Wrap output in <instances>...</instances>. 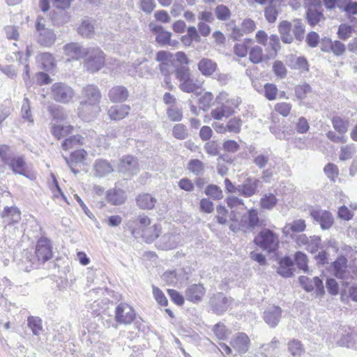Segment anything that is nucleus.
I'll return each instance as SVG.
<instances>
[{"label":"nucleus","mask_w":357,"mask_h":357,"mask_svg":"<svg viewBox=\"0 0 357 357\" xmlns=\"http://www.w3.org/2000/svg\"><path fill=\"white\" fill-rule=\"evenodd\" d=\"M82 96L83 100L79 108V114L84 120L90 121L91 117H93L100 110L101 92L97 86L88 84L83 87Z\"/></svg>","instance_id":"f257e3e1"},{"label":"nucleus","mask_w":357,"mask_h":357,"mask_svg":"<svg viewBox=\"0 0 357 357\" xmlns=\"http://www.w3.org/2000/svg\"><path fill=\"white\" fill-rule=\"evenodd\" d=\"M278 28L280 39L285 44H291L294 40L301 43L304 40L305 27L301 19L296 18L291 22L282 20Z\"/></svg>","instance_id":"f03ea898"},{"label":"nucleus","mask_w":357,"mask_h":357,"mask_svg":"<svg viewBox=\"0 0 357 357\" xmlns=\"http://www.w3.org/2000/svg\"><path fill=\"white\" fill-rule=\"evenodd\" d=\"M52 257V245L50 241L45 237L39 238L37 241L35 250V256L31 252L24 250L22 253V262L29 263L30 268L38 263L43 264L50 260Z\"/></svg>","instance_id":"7ed1b4c3"},{"label":"nucleus","mask_w":357,"mask_h":357,"mask_svg":"<svg viewBox=\"0 0 357 357\" xmlns=\"http://www.w3.org/2000/svg\"><path fill=\"white\" fill-rule=\"evenodd\" d=\"M254 243L268 252H275L279 245V236L269 229L260 231L254 239Z\"/></svg>","instance_id":"20e7f679"},{"label":"nucleus","mask_w":357,"mask_h":357,"mask_svg":"<svg viewBox=\"0 0 357 357\" xmlns=\"http://www.w3.org/2000/svg\"><path fill=\"white\" fill-rule=\"evenodd\" d=\"M240 103V98H231L228 101L220 104L215 109H212L211 116L216 120H221L224 117H229L234 113L235 109L238 107Z\"/></svg>","instance_id":"39448f33"},{"label":"nucleus","mask_w":357,"mask_h":357,"mask_svg":"<svg viewBox=\"0 0 357 357\" xmlns=\"http://www.w3.org/2000/svg\"><path fill=\"white\" fill-rule=\"evenodd\" d=\"M52 98L58 102L68 103L74 96L71 87L62 82H56L51 87Z\"/></svg>","instance_id":"423d86ee"},{"label":"nucleus","mask_w":357,"mask_h":357,"mask_svg":"<svg viewBox=\"0 0 357 357\" xmlns=\"http://www.w3.org/2000/svg\"><path fill=\"white\" fill-rule=\"evenodd\" d=\"M264 221L259 218L257 209H248L247 213L243 214L238 223V229H253L257 227H261Z\"/></svg>","instance_id":"0eeeda50"},{"label":"nucleus","mask_w":357,"mask_h":357,"mask_svg":"<svg viewBox=\"0 0 357 357\" xmlns=\"http://www.w3.org/2000/svg\"><path fill=\"white\" fill-rule=\"evenodd\" d=\"M88 54L84 64L85 68L91 73L98 71L105 63L103 52L99 48H95L88 52Z\"/></svg>","instance_id":"6e6552de"},{"label":"nucleus","mask_w":357,"mask_h":357,"mask_svg":"<svg viewBox=\"0 0 357 357\" xmlns=\"http://www.w3.org/2000/svg\"><path fill=\"white\" fill-rule=\"evenodd\" d=\"M231 303L230 298H228L223 293L218 292L211 297L209 306L213 313L220 315L227 310Z\"/></svg>","instance_id":"1a4fd4ad"},{"label":"nucleus","mask_w":357,"mask_h":357,"mask_svg":"<svg viewBox=\"0 0 357 357\" xmlns=\"http://www.w3.org/2000/svg\"><path fill=\"white\" fill-rule=\"evenodd\" d=\"M135 318L134 309L129 305L121 303L115 310V320L121 324H130Z\"/></svg>","instance_id":"9d476101"},{"label":"nucleus","mask_w":357,"mask_h":357,"mask_svg":"<svg viewBox=\"0 0 357 357\" xmlns=\"http://www.w3.org/2000/svg\"><path fill=\"white\" fill-rule=\"evenodd\" d=\"M155 60L160 63L159 70L165 75H169L174 70L173 54L169 52L160 50L157 52Z\"/></svg>","instance_id":"9b49d317"},{"label":"nucleus","mask_w":357,"mask_h":357,"mask_svg":"<svg viewBox=\"0 0 357 357\" xmlns=\"http://www.w3.org/2000/svg\"><path fill=\"white\" fill-rule=\"evenodd\" d=\"M230 344L239 354H244L249 350L251 342L247 334L239 332L232 336Z\"/></svg>","instance_id":"f8f14e48"},{"label":"nucleus","mask_w":357,"mask_h":357,"mask_svg":"<svg viewBox=\"0 0 357 357\" xmlns=\"http://www.w3.org/2000/svg\"><path fill=\"white\" fill-rule=\"evenodd\" d=\"M5 165H8L14 174L22 175L29 179L35 178L33 174L31 175L27 172L26 163L22 156L12 155Z\"/></svg>","instance_id":"ddd939ff"},{"label":"nucleus","mask_w":357,"mask_h":357,"mask_svg":"<svg viewBox=\"0 0 357 357\" xmlns=\"http://www.w3.org/2000/svg\"><path fill=\"white\" fill-rule=\"evenodd\" d=\"M353 340L351 328L347 326H340L333 335V341L341 347H349Z\"/></svg>","instance_id":"4468645a"},{"label":"nucleus","mask_w":357,"mask_h":357,"mask_svg":"<svg viewBox=\"0 0 357 357\" xmlns=\"http://www.w3.org/2000/svg\"><path fill=\"white\" fill-rule=\"evenodd\" d=\"M87 152L84 149H79L71 153L70 158L63 156L66 164L70 167L72 172L77 174L79 170L76 168L78 165H84L87 158Z\"/></svg>","instance_id":"2eb2a0df"},{"label":"nucleus","mask_w":357,"mask_h":357,"mask_svg":"<svg viewBox=\"0 0 357 357\" xmlns=\"http://www.w3.org/2000/svg\"><path fill=\"white\" fill-rule=\"evenodd\" d=\"M162 279L169 285H175L188 280V275L184 268L169 270L162 274Z\"/></svg>","instance_id":"dca6fc26"},{"label":"nucleus","mask_w":357,"mask_h":357,"mask_svg":"<svg viewBox=\"0 0 357 357\" xmlns=\"http://www.w3.org/2000/svg\"><path fill=\"white\" fill-rule=\"evenodd\" d=\"M299 282L306 291L310 292L315 289L317 295L322 296L324 294L323 282L319 277L310 279L306 276H301Z\"/></svg>","instance_id":"f3484780"},{"label":"nucleus","mask_w":357,"mask_h":357,"mask_svg":"<svg viewBox=\"0 0 357 357\" xmlns=\"http://www.w3.org/2000/svg\"><path fill=\"white\" fill-rule=\"evenodd\" d=\"M36 29L39 32L38 43L44 46L50 47L56 40V34L52 29L45 28L39 20L36 23Z\"/></svg>","instance_id":"a211bd4d"},{"label":"nucleus","mask_w":357,"mask_h":357,"mask_svg":"<svg viewBox=\"0 0 357 357\" xmlns=\"http://www.w3.org/2000/svg\"><path fill=\"white\" fill-rule=\"evenodd\" d=\"M310 215L314 221L320 225L322 229H329L333 223V215L327 211L312 209L310 211Z\"/></svg>","instance_id":"6ab92c4d"},{"label":"nucleus","mask_w":357,"mask_h":357,"mask_svg":"<svg viewBox=\"0 0 357 357\" xmlns=\"http://www.w3.org/2000/svg\"><path fill=\"white\" fill-rule=\"evenodd\" d=\"M259 180L254 177H248L237 188L238 192L245 197H250L257 192Z\"/></svg>","instance_id":"aec40b11"},{"label":"nucleus","mask_w":357,"mask_h":357,"mask_svg":"<svg viewBox=\"0 0 357 357\" xmlns=\"http://www.w3.org/2000/svg\"><path fill=\"white\" fill-rule=\"evenodd\" d=\"M180 243V236L175 231L167 232L162 235L158 242L161 250H168L176 248Z\"/></svg>","instance_id":"412c9836"},{"label":"nucleus","mask_w":357,"mask_h":357,"mask_svg":"<svg viewBox=\"0 0 357 357\" xmlns=\"http://www.w3.org/2000/svg\"><path fill=\"white\" fill-rule=\"evenodd\" d=\"M282 310L278 306L268 307L264 312L265 322L271 328H275L281 318Z\"/></svg>","instance_id":"4be33fe9"},{"label":"nucleus","mask_w":357,"mask_h":357,"mask_svg":"<svg viewBox=\"0 0 357 357\" xmlns=\"http://www.w3.org/2000/svg\"><path fill=\"white\" fill-rule=\"evenodd\" d=\"M120 171L128 172L130 175L137 174L139 171L137 160L132 155H126L121 158L119 165Z\"/></svg>","instance_id":"5701e85b"},{"label":"nucleus","mask_w":357,"mask_h":357,"mask_svg":"<svg viewBox=\"0 0 357 357\" xmlns=\"http://www.w3.org/2000/svg\"><path fill=\"white\" fill-rule=\"evenodd\" d=\"M63 49L66 55L75 60L83 58L88 54L86 49L77 43H68L64 46Z\"/></svg>","instance_id":"b1692460"},{"label":"nucleus","mask_w":357,"mask_h":357,"mask_svg":"<svg viewBox=\"0 0 357 357\" xmlns=\"http://www.w3.org/2000/svg\"><path fill=\"white\" fill-rule=\"evenodd\" d=\"M197 68L201 74L205 77H211L218 70L217 63L208 58H202L197 63Z\"/></svg>","instance_id":"393cba45"},{"label":"nucleus","mask_w":357,"mask_h":357,"mask_svg":"<svg viewBox=\"0 0 357 357\" xmlns=\"http://www.w3.org/2000/svg\"><path fill=\"white\" fill-rule=\"evenodd\" d=\"M332 268L334 275L340 279H345L349 275L347 271V259L341 256L332 264Z\"/></svg>","instance_id":"a878e982"},{"label":"nucleus","mask_w":357,"mask_h":357,"mask_svg":"<svg viewBox=\"0 0 357 357\" xmlns=\"http://www.w3.org/2000/svg\"><path fill=\"white\" fill-rule=\"evenodd\" d=\"M205 289L201 284H195L190 286L185 291V298L188 301L198 303L202 301L205 294Z\"/></svg>","instance_id":"bb28decb"},{"label":"nucleus","mask_w":357,"mask_h":357,"mask_svg":"<svg viewBox=\"0 0 357 357\" xmlns=\"http://www.w3.org/2000/svg\"><path fill=\"white\" fill-rule=\"evenodd\" d=\"M202 84V82L191 75L181 82L178 85V88L183 92L191 93H195L197 90L200 89Z\"/></svg>","instance_id":"cd10ccee"},{"label":"nucleus","mask_w":357,"mask_h":357,"mask_svg":"<svg viewBox=\"0 0 357 357\" xmlns=\"http://www.w3.org/2000/svg\"><path fill=\"white\" fill-rule=\"evenodd\" d=\"M305 15L307 23L312 27L325 20L323 10L321 8L307 7Z\"/></svg>","instance_id":"c85d7f7f"},{"label":"nucleus","mask_w":357,"mask_h":357,"mask_svg":"<svg viewBox=\"0 0 357 357\" xmlns=\"http://www.w3.org/2000/svg\"><path fill=\"white\" fill-rule=\"evenodd\" d=\"M86 139L81 135H74L66 138L61 143V148L64 151L77 148L86 144Z\"/></svg>","instance_id":"c756f323"},{"label":"nucleus","mask_w":357,"mask_h":357,"mask_svg":"<svg viewBox=\"0 0 357 357\" xmlns=\"http://www.w3.org/2000/svg\"><path fill=\"white\" fill-rule=\"evenodd\" d=\"M294 261L289 256L282 258L279 262L278 273L284 278H289L293 275Z\"/></svg>","instance_id":"7c9ffc66"},{"label":"nucleus","mask_w":357,"mask_h":357,"mask_svg":"<svg viewBox=\"0 0 357 357\" xmlns=\"http://www.w3.org/2000/svg\"><path fill=\"white\" fill-rule=\"evenodd\" d=\"M130 107L128 105H120L111 107L107 114L112 120L118 121L123 119L129 114Z\"/></svg>","instance_id":"2f4dec72"},{"label":"nucleus","mask_w":357,"mask_h":357,"mask_svg":"<svg viewBox=\"0 0 357 357\" xmlns=\"http://www.w3.org/2000/svg\"><path fill=\"white\" fill-rule=\"evenodd\" d=\"M128 91L123 86L112 87L108 93L109 100L113 102H124L128 97Z\"/></svg>","instance_id":"473e14b6"},{"label":"nucleus","mask_w":357,"mask_h":357,"mask_svg":"<svg viewBox=\"0 0 357 357\" xmlns=\"http://www.w3.org/2000/svg\"><path fill=\"white\" fill-rule=\"evenodd\" d=\"M250 153L253 158V163L260 169H265L270 162V155L267 153H257L255 148L251 146L249 149Z\"/></svg>","instance_id":"72a5a7b5"},{"label":"nucleus","mask_w":357,"mask_h":357,"mask_svg":"<svg viewBox=\"0 0 357 357\" xmlns=\"http://www.w3.org/2000/svg\"><path fill=\"white\" fill-rule=\"evenodd\" d=\"M77 32L84 38H91L95 34L94 21L90 18L84 19L77 28Z\"/></svg>","instance_id":"f704fd0d"},{"label":"nucleus","mask_w":357,"mask_h":357,"mask_svg":"<svg viewBox=\"0 0 357 357\" xmlns=\"http://www.w3.org/2000/svg\"><path fill=\"white\" fill-rule=\"evenodd\" d=\"M94 174L97 177H104L113 172L112 166L106 160H96L93 165Z\"/></svg>","instance_id":"c9c22d12"},{"label":"nucleus","mask_w":357,"mask_h":357,"mask_svg":"<svg viewBox=\"0 0 357 357\" xmlns=\"http://www.w3.org/2000/svg\"><path fill=\"white\" fill-rule=\"evenodd\" d=\"M136 202L140 208L150 210L153 208L157 199L150 194L144 193L137 197Z\"/></svg>","instance_id":"e433bc0d"},{"label":"nucleus","mask_w":357,"mask_h":357,"mask_svg":"<svg viewBox=\"0 0 357 357\" xmlns=\"http://www.w3.org/2000/svg\"><path fill=\"white\" fill-rule=\"evenodd\" d=\"M107 199L113 205H120L125 202L126 197L123 190L112 189L107 192Z\"/></svg>","instance_id":"4c0bfd02"},{"label":"nucleus","mask_w":357,"mask_h":357,"mask_svg":"<svg viewBox=\"0 0 357 357\" xmlns=\"http://www.w3.org/2000/svg\"><path fill=\"white\" fill-rule=\"evenodd\" d=\"M142 237L146 243H152L156 239L161 232V227L159 225H153V226L143 228Z\"/></svg>","instance_id":"58836bf2"},{"label":"nucleus","mask_w":357,"mask_h":357,"mask_svg":"<svg viewBox=\"0 0 357 357\" xmlns=\"http://www.w3.org/2000/svg\"><path fill=\"white\" fill-rule=\"evenodd\" d=\"M73 126H61L53 124L51 127V133L57 139H60L62 137L72 133L73 130Z\"/></svg>","instance_id":"ea45409f"},{"label":"nucleus","mask_w":357,"mask_h":357,"mask_svg":"<svg viewBox=\"0 0 357 357\" xmlns=\"http://www.w3.org/2000/svg\"><path fill=\"white\" fill-rule=\"evenodd\" d=\"M42 319L38 317L29 316L27 319L28 327L34 335H40L43 332Z\"/></svg>","instance_id":"a19ab883"},{"label":"nucleus","mask_w":357,"mask_h":357,"mask_svg":"<svg viewBox=\"0 0 357 357\" xmlns=\"http://www.w3.org/2000/svg\"><path fill=\"white\" fill-rule=\"evenodd\" d=\"M278 199L272 193L265 194L259 202L260 207L262 209L272 210L278 204Z\"/></svg>","instance_id":"79ce46f5"},{"label":"nucleus","mask_w":357,"mask_h":357,"mask_svg":"<svg viewBox=\"0 0 357 357\" xmlns=\"http://www.w3.org/2000/svg\"><path fill=\"white\" fill-rule=\"evenodd\" d=\"M263 49L259 45H254L251 47L249 52L250 61L255 63L258 64L264 60Z\"/></svg>","instance_id":"37998d69"},{"label":"nucleus","mask_w":357,"mask_h":357,"mask_svg":"<svg viewBox=\"0 0 357 357\" xmlns=\"http://www.w3.org/2000/svg\"><path fill=\"white\" fill-rule=\"evenodd\" d=\"M205 165L203 162L198 159H192L188 162V169L196 176L203 174Z\"/></svg>","instance_id":"c03bdc74"},{"label":"nucleus","mask_w":357,"mask_h":357,"mask_svg":"<svg viewBox=\"0 0 357 357\" xmlns=\"http://www.w3.org/2000/svg\"><path fill=\"white\" fill-rule=\"evenodd\" d=\"M47 110L55 120L61 121L67 118V114L63 108L59 105H50L48 106Z\"/></svg>","instance_id":"a18cd8bd"},{"label":"nucleus","mask_w":357,"mask_h":357,"mask_svg":"<svg viewBox=\"0 0 357 357\" xmlns=\"http://www.w3.org/2000/svg\"><path fill=\"white\" fill-rule=\"evenodd\" d=\"M294 261L299 269L303 271L305 273L307 272L308 259L305 253L301 251L296 252L294 255Z\"/></svg>","instance_id":"49530a36"},{"label":"nucleus","mask_w":357,"mask_h":357,"mask_svg":"<svg viewBox=\"0 0 357 357\" xmlns=\"http://www.w3.org/2000/svg\"><path fill=\"white\" fill-rule=\"evenodd\" d=\"M288 350L293 357H300L304 352L301 342L294 339L288 343Z\"/></svg>","instance_id":"de8ad7c7"},{"label":"nucleus","mask_w":357,"mask_h":357,"mask_svg":"<svg viewBox=\"0 0 357 357\" xmlns=\"http://www.w3.org/2000/svg\"><path fill=\"white\" fill-rule=\"evenodd\" d=\"M39 59L45 70L50 71L54 68V59L51 54L47 52L42 53L40 54Z\"/></svg>","instance_id":"09e8293b"},{"label":"nucleus","mask_w":357,"mask_h":357,"mask_svg":"<svg viewBox=\"0 0 357 357\" xmlns=\"http://www.w3.org/2000/svg\"><path fill=\"white\" fill-rule=\"evenodd\" d=\"M205 194L215 200L221 199L223 197V194L221 188L214 184L208 185L205 189Z\"/></svg>","instance_id":"8fccbe9b"},{"label":"nucleus","mask_w":357,"mask_h":357,"mask_svg":"<svg viewBox=\"0 0 357 357\" xmlns=\"http://www.w3.org/2000/svg\"><path fill=\"white\" fill-rule=\"evenodd\" d=\"M172 135L177 139L183 140L188 137L187 127L182 124H176L172 128Z\"/></svg>","instance_id":"3c124183"},{"label":"nucleus","mask_w":357,"mask_h":357,"mask_svg":"<svg viewBox=\"0 0 357 357\" xmlns=\"http://www.w3.org/2000/svg\"><path fill=\"white\" fill-rule=\"evenodd\" d=\"M215 15L218 20L227 21L231 17V11L229 8L223 4H220L215 8Z\"/></svg>","instance_id":"603ef678"},{"label":"nucleus","mask_w":357,"mask_h":357,"mask_svg":"<svg viewBox=\"0 0 357 357\" xmlns=\"http://www.w3.org/2000/svg\"><path fill=\"white\" fill-rule=\"evenodd\" d=\"M214 97L212 93L206 92L199 99V106L204 111H207L211 106Z\"/></svg>","instance_id":"864d4df0"},{"label":"nucleus","mask_w":357,"mask_h":357,"mask_svg":"<svg viewBox=\"0 0 357 357\" xmlns=\"http://www.w3.org/2000/svg\"><path fill=\"white\" fill-rule=\"evenodd\" d=\"M311 91L312 88L307 83L297 85L295 86L294 89V92L296 98L301 100H304L307 97V94L311 93Z\"/></svg>","instance_id":"5fc2aeb1"},{"label":"nucleus","mask_w":357,"mask_h":357,"mask_svg":"<svg viewBox=\"0 0 357 357\" xmlns=\"http://www.w3.org/2000/svg\"><path fill=\"white\" fill-rule=\"evenodd\" d=\"M175 75L179 84L192 75L189 67L183 65H181L176 68Z\"/></svg>","instance_id":"6e6d98bb"},{"label":"nucleus","mask_w":357,"mask_h":357,"mask_svg":"<svg viewBox=\"0 0 357 357\" xmlns=\"http://www.w3.org/2000/svg\"><path fill=\"white\" fill-rule=\"evenodd\" d=\"M167 115L172 121H181L183 119L182 109L174 106L169 107L167 109Z\"/></svg>","instance_id":"4d7b16f0"},{"label":"nucleus","mask_w":357,"mask_h":357,"mask_svg":"<svg viewBox=\"0 0 357 357\" xmlns=\"http://www.w3.org/2000/svg\"><path fill=\"white\" fill-rule=\"evenodd\" d=\"M242 126V121L241 119L234 117L229 119L226 124V128L229 132H234L238 134L241 132V128Z\"/></svg>","instance_id":"13d9d810"},{"label":"nucleus","mask_w":357,"mask_h":357,"mask_svg":"<svg viewBox=\"0 0 357 357\" xmlns=\"http://www.w3.org/2000/svg\"><path fill=\"white\" fill-rule=\"evenodd\" d=\"M279 11L272 3L267 6L264 10V16L269 23H274L278 17Z\"/></svg>","instance_id":"bf43d9fd"},{"label":"nucleus","mask_w":357,"mask_h":357,"mask_svg":"<svg viewBox=\"0 0 357 357\" xmlns=\"http://www.w3.org/2000/svg\"><path fill=\"white\" fill-rule=\"evenodd\" d=\"M334 129L340 135H344L347 132L348 125L343 119L340 117H334L332 120Z\"/></svg>","instance_id":"052dcab7"},{"label":"nucleus","mask_w":357,"mask_h":357,"mask_svg":"<svg viewBox=\"0 0 357 357\" xmlns=\"http://www.w3.org/2000/svg\"><path fill=\"white\" fill-rule=\"evenodd\" d=\"M280 342L276 337H273L271 342L261 346V353L266 356L271 355L276 349L279 347Z\"/></svg>","instance_id":"680f3d73"},{"label":"nucleus","mask_w":357,"mask_h":357,"mask_svg":"<svg viewBox=\"0 0 357 357\" xmlns=\"http://www.w3.org/2000/svg\"><path fill=\"white\" fill-rule=\"evenodd\" d=\"M278 88L275 84L271 83H266L264 85V96L268 100H273L276 98L278 93Z\"/></svg>","instance_id":"e2e57ef3"},{"label":"nucleus","mask_w":357,"mask_h":357,"mask_svg":"<svg viewBox=\"0 0 357 357\" xmlns=\"http://www.w3.org/2000/svg\"><path fill=\"white\" fill-rule=\"evenodd\" d=\"M356 151V147L353 145L342 146L340 150V159L341 160H349L353 157Z\"/></svg>","instance_id":"0e129e2a"},{"label":"nucleus","mask_w":357,"mask_h":357,"mask_svg":"<svg viewBox=\"0 0 357 357\" xmlns=\"http://www.w3.org/2000/svg\"><path fill=\"white\" fill-rule=\"evenodd\" d=\"M227 206L231 208H237L239 209H247V207L244 205V202L242 199L235 196L229 197L227 200Z\"/></svg>","instance_id":"69168bd1"},{"label":"nucleus","mask_w":357,"mask_h":357,"mask_svg":"<svg viewBox=\"0 0 357 357\" xmlns=\"http://www.w3.org/2000/svg\"><path fill=\"white\" fill-rule=\"evenodd\" d=\"M172 33L167 31L159 33L155 37V41L161 46L171 45Z\"/></svg>","instance_id":"338daca9"},{"label":"nucleus","mask_w":357,"mask_h":357,"mask_svg":"<svg viewBox=\"0 0 357 357\" xmlns=\"http://www.w3.org/2000/svg\"><path fill=\"white\" fill-rule=\"evenodd\" d=\"M205 151L211 155H218L220 151V146L216 141H209L204 144Z\"/></svg>","instance_id":"774afa93"}]
</instances>
